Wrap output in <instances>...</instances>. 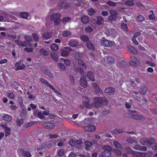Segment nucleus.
I'll return each instance as SVG.
<instances>
[{
    "label": "nucleus",
    "mask_w": 157,
    "mask_h": 157,
    "mask_svg": "<svg viewBox=\"0 0 157 157\" xmlns=\"http://www.w3.org/2000/svg\"><path fill=\"white\" fill-rule=\"evenodd\" d=\"M83 56V54L82 53H80L79 52L77 53L75 55V59L78 60V64L80 66H81L82 67V69L78 68L76 66L73 67L72 70L76 73H79L82 76L84 75V72L83 69H85L86 68V66L85 64L84 63L82 59H80Z\"/></svg>",
    "instance_id": "f257e3e1"
},
{
    "label": "nucleus",
    "mask_w": 157,
    "mask_h": 157,
    "mask_svg": "<svg viewBox=\"0 0 157 157\" xmlns=\"http://www.w3.org/2000/svg\"><path fill=\"white\" fill-rule=\"evenodd\" d=\"M108 103L107 99L105 98H95L94 99V102L92 105L96 107H101L103 105H107Z\"/></svg>",
    "instance_id": "f03ea898"
},
{
    "label": "nucleus",
    "mask_w": 157,
    "mask_h": 157,
    "mask_svg": "<svg viewBox=\"0 0 157 157\" xmlns=\"http://www.w3.org/2000/svg\"><path fill=\"white\" fill-rule=\"evenodd\" d=\"M61 15L59 13H55L52 15L50 17L49 16L46 17V22L48 21L50 19L52 21H54V24L55 25H59L61 21V19L59 18Z\"/></svg>",
    "instance_id": "7ed1b4c3"
},
{
    "label": "nucleus",
    "mask_w": 157,
    "mask_h": 157,
    "mask_svg": "<svg viewBox=\"0 0 157 157\" xmlns=\"http://www.w3.org/2000/svg\"><path fill=\"white\" fill-rule=\"evenodd\" d=\"M104 151L101 154L99 155V157H109L111 155L112 148L109 146H104L102 147Z\"/></svg>",
    "instance_id": "20e7f679"
},
{
    "label": "nucleus",
    "mask_w": 157,
    "mask_h": 157,
    "mask_svg": "<svg viewBox=\"0 0 157 157\" xmlns=\"http://www.w3.org/2000/svg\"><path fill=\"white\" fill-rule=\"evenodd\" d=\"M125 151L128 153H131L133 156L134 157H144L147 155V153L145 152H140L136 151H132V150L129 148L125 149Z\"/></svg>",
    "instance_id": "39448f33"
},
{
    "label": "nucleus",
    "mask_w": 157,
    "mask_h": 157,
    "mask_svg": "<svg viewBox=\"0 0 157 157\" xmlns=\"http://www.w3.org/2000/svg\"><path fill=\"white\" fill-rule=\"evenodd\" d=\"M40 81L42 82L43 84L46 85L50 89H52V91L54 92L58 96L61 97L62 96L61 94L58 91L56 90L53 86L52 85H50L47 81L43 78L40 79Z\"/></svg>",
    "instance_id": "423d86ee"
},
{
    "label": "nucleus",
    "mask_w": 157,
    "mask_h": 157,
    "mask_svg": "<svg viewBox=\"0 0 157 157\" xmlns=\"http://www.w3.org/2000/svg\"><path fill=\"white\" fill-rule=\"evenodd\" d=\"M100 42L101 45L106 47H110L113 45V43L111 41L105 39L104 37H103L101 39Z\"/></svg>",
    "instance_id": "0eeeda50"
},
{
    "label": "nucleus",
    "mask_w": 157,
    "mask_h": 157,
    "mask_svg": "<svg viewBox=\"0 0 157 157\" xmlns=\"http://www.w3.org/2000/svg\"><path fill=\"white\" fill-rule=\"evenodd\" d=\"M151 142H148V139L146 138H142L140 141V142L141 144L144 145L145 144H152L155 143V140L153 138L151 139Z\"/></svg>",
    "instance_id": "6e6552de"
},
{
    "label": "nucleus",
    "mask_w": 157,
    "mask_h": 157,
    "mask_svg": "<svg viewBox=\"0 0 157 157\" xmlns=\"http://www.w3.org/2000/svg\"><path fill=\"white\" fill-rule=\"evenodd\" d=\"M72 50L69 47H65L64 49H62L61 51V56L64 57L68 56L69 54V52H71Z\"/></svg>",
    "instance_id": "1a4fd4ad"
},
{
    "label": "nucleus",
    "mask_w": 157,
    "mask_h": 157,
    "mask_svg": "<svg viewBox=\"0 0 157 157\" xmlns=\"http://www.w3.org/2000/svg\"><path fill=\"white\" fill-rule=\"evenodd\" d=\"M83 99L84 101L82 103V105L85 107L90 108L92 105L90 103V100L89 98L86 97H84L83 98Z\"/></svg>",
    "instance_id": "9d476101"
},
{
    "label": "nucleus",
    "mask_w": 157,
    "mask_h": 157,
    "mask_svg": "<svg viewBox=\"0 0 157 157\" xmlns=\"http://www.w3.org/2000/svg\"><path fill=\"white\" fill-rule=\"evenodd\" d=\"M15 43L16 44H17L18 45H20L22 47H26L27 46H31V44L29 42L25 41L24 42H22L19 40H16L15 41Z\"/></svg>",
    "instance_id": "9b49d317"
},
{
    "label": "nucleus",
    "mask_w": 157,
    "mask_h": 157,
    "mask_svg": "<svg viewBox=\"0 0 157 157\" xmlns=\"http://www.w3.org/2000/svg\"><path fill=\"white\" fill-rule=\"evenodd\" d=\"M1 117L3 119L7 122L11 121L13 119V117L5 113L2 114Z\"/></svg>",
    "instance_id": "f8f14e48"
},
{
    "label": "nucleus",
    "mask_w": 157,
    "mask_h": 157,
    "mask_svg": "<svg viewBox=\"0 0 157 157\" xmlns=\"http://www.w3.org/2000/svg\"><path fill=\"white\" fill-rule=\"evenodd\" d=\"M43 126L46 129H51L54 128L55 125L52 123H45L43 124Z\"/></svg>",
    "instance_id": "ddd939ff"
},
{
    "label": "nucleus",
    "mask_w": 157,
    "mask_h": 157,
    "mask_svg": "<svg viewBox=\"0 0 157 157\" xmlns=\"http://www.w3.org/2000/svg\"><path fill=\"white\" fill-rule=\"evenodd\" d=\"M84 129L85 130L88 132H93L96 129V127L95 126L92 125H89L85 126L84 127Z\"/></svg>",
    "instance_id": "4468645a"
},
{
    "label": "nucleus",
    "mask_w": 157,
    "mask_h": 157,
    "mask_svg": "<svg viewBox=\"0 0 157 157\" xmlns=\"http://www.w3.org/2000/svg\"><path fill=\"white\" fill-rule=\"evenodd\" d=\"M80 83L81 85L83 87L86 88L87 87V84L86 79L83 77L81 78L80 80Z\"/></svg>",
    "instance_id": "2eb2a0df"
},
{
    "label": "nucleus",
    "mask_w": 157,
    "mask_h": 157,
    "mask_svg": "<svg viewBox=\"0 0 157 157\" xmlns=\"http://www.w3.org/2000/svg\"><path fill=\"white\" fill-rule=\"evenodd\" d=\"M92 88L95 92L98 94L100 92V90L99 86L98 84L95 83H93L92 84Z\"/></svg>",
    "instance_id": "dca6fc26"
},
{
    "label": "nucleus",
    "mask_w": 157,
    "mask_h": 157,
    "mask_svg": "<svg viewBox=\"0 0 157 157\" xmlns=\"http://www.w3.org/2000/svg\"><path fill=\"white\" fill-rule=\"evenodd\" d=\"M129 63L132 66H136L139 64V62L137 59L134 58L129 62Z\"/></svg>",
    "instance_id": "f3484780"
},
{
    "label": "nucleus",
    "mask_w": 157,
    "mask_h": 157,
    "mask_svg": "<svg viewBox=\"0 0 157 157\" xmlns=\"http://www.w3.org/2000/svg\"><path fill=\"white\" fill-rule=\"evenodd\" d=\"M87 76L88 78L92 81H94V75L91 71H89L87 73Z\"/></svg>",
    "instance_id": "a211bd4d"
},
{
    "label": "nucleus",
    "mask_w": 157,
    "mask_h": 157,
    "mask_svg": "<svg viewBox=\"0 0 157 157\" xmlns=\"http://www.w3.org/2000/svg\"><path fill=\"white\" fill-rule=\"evenodd\" d=\"M81 21L83 23L86 24L89 22V19L87 16H83L81 18Z\"/></svg>",
    "instance_id": "6ab92c4d"
},
{
    "label": "nucleus",
    "mask_w": 157,
    "mask_h": 157,
    "mask_svg": "<svg viewBox=\"0 0 157 157\" xmlns=\"http://www.w3.org/2000/svg\"><path fill=\"white\" fill-rule=\"evenodd\" d=\"M33 114L35 116H37L38 117L41 119H43L45 118V117L44 116L43 114L41 112H38L36 113V112L34 111Z\"/></svg>",
    "instance_id": "aec40b11"
},
{
    "label": "nucleus",
    "mask_w": 157,
    "mask_h": 157,
    "mask_svg": "<svg viewBox=\"0 0 157 157\" xmlns=\"http://www.w3.org/2000/svg\"><path fill=\"white\" fill-rule=\"evenodd\" d=\"M115 91V89L112 87L107 88L104 90V92L107 93H113Z\"/></svg>",
    "instance_id": "412c9836"
},
{
    "label": "nucleus",
    "mask_w": 157,
    "mask_h": 157,
    "mask_svg": "<svg viewBox=\"0 0 157 157\" xmlns=\"http://www.w3.org/2000/svg\"><path fill=\"white\" fill-rule=\"evenodd\" d=\"M51 56L52 59L54 60L57 61L59 58L58 54L55 52H52L51 54Z\"/></svg>",
    "instance_id": "4be33fe9"
},
{
    "label": "nucleus",
    "mask_w": 157,
    "mask_h": 157,
    "mask_svg": "<svg viewBox=\"0 0 157 157\" xmlns=\"http://www.w3.org/2000/svg\"><path fill=\"white\" fill-rule=\"evenodd\" d=\"M113 144L114 147L117 148L121 149L122 148V146L117 141H114Z\"/></svg>",
    "instance_id": "5701e85b"
},
{
    "label": "nucleus",
    "mask_w": 157,
    "mask_h": 157,
    "mask_svg": "<svg viewBox=\"0 0 157 157\" xmlns=\"http://www.w3.org/2000/svg\"><path fill=\"white\" fill-rule=\"evenodd\" d=\"M128 51L131 53L133 54H136L137 53V51L135 49L131 46H128Z\"/></svg>",
    "instance_id": "b1692460"
},
{
    "label": "nucleus",
    "mask_w": 157,
    "mask_h": 157,
    "mask_svg": "<svg viewBox=\"0 0 157 157\" xmlns=\"http://www.w3.org/2000/svg\"><path fill=\"white\" fill-rule=\"evenodd\" d=\"M87 46L88 48L92 51H94V48L92 44L90 42H87Z\"/></svg>",
    "instance_id": "393cba45"
},
{
    "label": "nucleus",
    "mask_w": 157,
    "mask_h": 157,
    "mask_svg": "<svg viewBox=\"0 0 157 157\" xmlns=\"http://www.w3.org/2000/svg\"><path fill=\"white\" fill-rule=\"evenodd\" d=\"M97 20L96 24L97 25H100L102 24L104 22V20L103 17L101 16H98L97 17Z\"/></svg>",
    "instance_id": "a878e982"
},
{
    "label": "nucleus",
    "mask_w": 157,
    "mask_h": 157,
    "mask_svg": "<svg viewBox=\"0 0 157 157\" xmlns=\"http://www.w3.org/2000/svg\"><path fill=\"white\" fill-rule=\"evenodd\" d=\"M69 44L72 47H75L78 44V42L74 40H71L69 42Z\"/></svg>",
    "instance_id": "bb28decb"
},
{
    "label": "nucleus",
    "mask_w": 157,
    "mask_h": 157,
    "mask_svg": "<svg viewBox=\"0 0 157 157\" xmlns=\"http://www.w3.org/2000/svg\"><path fill=\"white\" fill-rule=\"evenodd\" d=\"M51 36V33H46L42 34V36L43 38L45 39H49Z\"/></svg>",
    "instance_id": "cd10ccee"
},
{
    "label": "nucleus",
    "mask_w": 157,
    "mask_h": 157,
    "mask_svg": "<svg viewBox=\"0 0 157 157\" xmlns=\"http://www.w3.org/2000/svg\"><path fill=\"white\" fill-rule=\"evenodd\" d=\"M20 16L21 18L27 19L29 16L28 14L26 12H22L20 13Z\"/></svg>",
    "instance_id": "c85d7f7f"
},
{
    "label": "nucleus",
    "mask_w": 157,
    "mask_h": 157,
    "mask_svg": "<svg viewBox=\"0 0 157 157\" xmlns=\"http://www.w3.org/2000/svg\"><path fill=\"white\" fill-rule=\"evenodd\" d=\"M7 94L9 98L11 99H14L15 96L13 92L10 90L8 91Z\"/></svg>",
    "instance_id": "c756f323"
},
{
    "label": "nucleus",
    "mask_w": 157,
    "mask_h": 157,
    "mask_svg": "<svg viewBox=\"0 0 157 157\" xmlns=\"http://www.w3.org/2000/svg\"><path fill=\"white\" fill-rule=\"evenodd\" d=\"M136 120H139L144 121L145 120V118L144 116L139 114H136Z\"/></svg>",
    "instance_id": "7c9ffc66"
},
{
    "label": "nucleus",
    "mask_w": 157,
    "mask_h": 157,
    "mask_svg": "<svg viewBox=\"0 0 157 157\" xmlns=\"http://www.w3.org/2000/svg\"><path fill=\"white\" fill-rule=\"evenodd\" d=\"M26 111L25 110H23L21 111V119L24 120L26 117Z\"/></svg>",
    "instance_id": "2f4dec72"
},
{
    "label": "nucleus",
    "mask_w": 157,
    "mask_h": 157,
    "mask_svg": "<svg viewBox=\"0 0 157 157\" xmlns=\"http://www.w3.org/2000/svg\"><path fill=\"white\" fill-rule=\"evenodd\" d=\"M51 49L54 51H57L59 48V47L55 44H53L51 46Z\"/></svg>",
    "instance_id": "473e14b6"
},
{
    "label": "nucleus",
    "mask_w": 157,
    "mask_h": 157,
    "mask_svg": "<svg viewBox=\"0 0 157 157\" xmlns=\"http://www.w3.org/2000/svg\"><path fill=\"white\" fill-rule=\"evenodd\" d=\"M71 34L70 32L65 31L63 32L62 36L64 37H68L70 36Z\"/></svg>",
    "instance_id": "72a5a7b5"
},
{
    "label": "nucleus",
    "mask_w": 157,
    "mask_h": 157,
    "mask_svg": "<svg viewBox=\"0 0 157 157\" xmlns=\"http://www.w3.org/2000/svg\"><path fill=\"white\" fill-rule=\"evenodd\" d=\"M80 38L81 40L84 42H86L89 40V37L86 35H82Z\"/></svg>",
    "instance_id": "f704fd0d"
},
{
    "label": "nucleus",
    "mask_w": 157,
    "mask_h": 157,
    "mask_svg": "<svg viewBox=\"0 0 157 157\" xmlns=\"http://www.w3.org/2000/svg\"><path fill=\"white\" fill-rule=\"evenodd\" d=\"M58 66L61 70L63 71L65 70V67L63 64L60 63H58Z\"/></svg>",
    "instance_id": "c9c22d12"
},
{
    "label": "nucleus",
    "mask_w": 157,
    "mask_h": 157,
    "mask_svg": "<svg viewBox=\"0 0 157 157\" xmlns=\"http://www.w3.org/2000/svg\"><path fill=\"white\" fill-rule=\"evenodd\" d=\"M32 36L34 40L36 41H39V37L35 33H33L32 34Z\"/></svg>",
    "instance_id": "e433bc0d"
},
{
    "label": "nucleus",
    "mask_w": 157,
    "mask_h": 157,
    "mask_svg": "<svg viewBox=\"0 0 157 157\" xmlns=\"http://www.w3.org/2000/svg\"><path fill=\"white\" fill-rule=\"evenodd\" d=\"M71 19L69 17H66L63 18L62 20V22L63 23H66L68 22L71 21Z\"/></svg>",
    "instance_id": "4c0bfd02"
},
{
    "label": "nucleus",
    "mask_w": 157,
    "mask_h": 157,
    "mask_svg": "<svg viewBox=\"0 0 157 157\" xmlns=\"http://www.w3.org/2000/svg\"><path fill=\"white\" fill-rule=\"evenodd\" d=\"M60 59L62 61H63L64 62L65 64L67 66H68L70 65V62L69 60L65 59L63 58H60Z\"/></svg>",
    "instance_id": "58836bf2"
},
{
    "label": "nucleus",
    "mask_w": 157,
    "mask_h": 157,
    "mask_svg": "<svg viewBox=\"0 0 157 157\" xmlns=\"http://www.w3.org/2000/svg\"><path fill=\"white\" fill-rule=\"evenodd\" d=\"M113 151L117 155L120 156L121 154V151L118 149H114L113 150Z\"/></svg>",
    "instance_id": "ea45409f"
},
{
    "label": "nucleus",
    "mask_w": 157,
    "mask_h": 157,
    "mask_svg": "<svg viewBox=\"0 0 157 157\" xmlns=\"http://www.w3.org/2000/svg\"><path fill=\"white\" fill-rule=\"evenodd\" d=\"M40 54H43L44 56H47L48 55V53L44 49H41L40 51Z\"/></svg>",
    "instance_id": "a19ab883"
},
{
    "label": "nucleus",
    "mask_w": 157,
    "mask_h": 157,
    "mask_svg": "<svg viewBox=\"0 0 157 157\" xmlns=\"http://www.w3.org/2000/svg\"><path fill=\"white\" fill-rule=\"evenodd\" d=\"M5 136H9L10 134V128L7 127L6 128L5 130Z\"/></svg>",
    "instance_id": "79ce46f5"
},
{
    "label": "nucleus",
    "mask_w": 157,
    "mask_h": 157,
    "mask_svg": "<svg viewBox=\"0 0 157 157\" xmlns=\"http://www.w3.org/2000/svg\"><path fill=\"white\" fill-rule=\"evenodd\" d=\"M95 10L92 8H90L89 9L88 11V13L90 16H91L93 15L94 13H95Z\"/></svg>",
    "instance_id": "37998d69"
},
{
    "label": "nucleus",
    "mask_w": 157,
    "mask_h": 157,
    "mask_svg": "<svg viewBox=\"0 0 157 157\" xmlns=\"http://www.w3.org/2000/svg\"><path fill=\"white\" fill-rule=\"evenodd\" d=\"M106 4L110 6H115L116 5V3L115 2H113L112 1H109L106 2Z\"/></svg>",
    "instance_id": "c03bdc74"
},
{
    "label": "nucleus",
    "mask_w": 157,
    "mask_h": 157,
    "mask_svg": "<svg viewBox=\"0 0 157 157\" xmlns=\"http://www.w3.org/2000/svg\"><path fill=\"white\" fill-rule=\"evenodd\" d=\"M44 73L47 75L48 76L51 78H52L53 77V75L48 70H45Z\"/></svg>",
    "instance_id": "a18cd8bd"
},
{
    "label": "nucleus",
    "mask_w": 157,
    "mask_h": 157,
    "mask_svg": "<svg viewBox=\"0 0 157 157\" xmlns=\"http://www.w3.org/2000/svg\"><path fill=\"white\" fill-rule=\"evenodd\" d=\"M109 13L111 15L115 17H116L117 15V12L115 10H111L109 11Z\"/></svg>",
    "instance_id": "49530a36"
},
{
    "label": "nucleus",
    "mask_w": 157,
    "mask_h": 157,
    "mask_svg": "<svg viewBox=\"0 0 157 157\" xmlns=\"http://www.w3.org/2000/svg\"><path fill=\"white\" fill-rule=\"evenodd\" d=\"M23 120L21 119H18L17 120V123L18 125L19 126H21L22 125L23 123Z\"/></svg>",
    "instance_id": "de8ad7c7"
},
{
    "label": "nucleus",
    "mask_w": 157,
    "mask_h": 157,
    "mask_svg": "<svg viewBox=\"0 0 157 157\" xmlns=\"http://www.w3.org/2000/svg\"><path fill=\"white\" fill-rule=\"evenodd\" d=\"M122 28L125 31H128V29L127 25L124 23H122L121 25Z\"/></svg>",
    "instance_id": "09e8293b"
},
{
    "label": "nucleus",
    "mask_w": 157,
    "mask_h": 157,
    "mask_svg": "<svg viewBox=\"0 0 157 157\" xmlns=\"http://www.w3.org/2000/svg\"><path fill=\"white\" fill-rule=\"evenodd\" d=\"M147 90L146 88L145 87H142L140 91L141 94H144L146 93Z\"/></svg>",
    "instance_id": "8fccbe9b"
},
{
    "label": "nucleus",
    "mask_w": 157,
    "mask_h": 157,
    "mask_svg": "<svg viewBox=\"0 0 157 157\" xmlns=\"http://www.w3.org/2000/svg\"><path fill=\"white\" fill-rule=\"evenodd\" d=\"M85 31L86 32L88 33L91 32L93 30L92 29L91 27H90V26H89L86 27L85 28Z\"/></svg>",
    "instance_id": "3c124183"
},
{
    "label": "nucleus",
    "mask_w": 157,
    "mask_h": 157,
    "mask_svg": "<svg viewBox=\"0 0 157 157\" xmlns=\"http://www.w3.org/2000/svg\"><path fill=\"white\" fill-rule=\"evenodd\" d=\"M25 40L29 41H31L32 39L31 37L29 35H26L25 36Z\"/></svg>",
    "instance_id": "603ef678"
},
{
    "label": "nucleus",
    "mask_w": 157,
    "mask_h": 157,
    "mask_svg": "<svg viewBox=\"0 0 157 157\" xmlns=\"http://www.w3.org/2000/svg\"><path fill=\"white\" fill-rule=\"evenodd\" d=\"M23 155L25 157H30L31 156L30 153L28 151L24 152Z\"/></svg>",
    "instance_id": "864d4df0"
},
{
    "label": "nucleus",
    "mask_w": 157,
    "mask_h": 157,
    "mask_svg": "<svg viewBox=\"0 0 157 157\" xmlns=\"http://www.w3.org/2000/svg\"><path fill=\"white\" fill-rule=\"evenodd\" d=\"M61 6L62 7H63L65 9L68 8L70 6L69 4L67 3V4L64 2L62 3Z\"/></svg>",
    "instance_id": "5fc2aeb1"
},
{
    "label": "nucleus",
    "mask_w": 157,
    "mask_h": 157,
    "mask_svg": "<svg viewBox=\"0 0 157 157\" xmlns=\"http://www.w3.org/2000/svg\"><path fill=\"white\" fill-rule=\"evenodd\" d=\"M25 65L24 64H22V65L19 66L18 67H17V68H16L15 69V70L16 71H17L19 70H22V69H23L25 68Z\"/></svg>",
    "instance_id": "6e6d98bb"
},
{
    "label": "nucleus",
    "mask_w": 157,
    "mask_h": 157,
    "mask_svg": "<svg viewBox=\"0 0 157 157\" xmlns=\"http://www.w3.org/2000/svg\"><path fill=\"white\" fill-rule=\"evenodd\" d=\"M47 136L51 139H55L58 137V136L57 135H53L51 134H49Z\"/></svg>",
    "instance_id": "4d7b16f0"
},
{
    "label": "nucleus",
    "mask_w": 157,
    "mask_h": 157,
    "mask_svg": "<svg viewBox=\"0 0 157 157\" xmlns=\"http://www.w3.org/2000/svg\"><path fill=\"white\" fill-rule=\"evenodd\" d=\"M65 140L64 138L61 139L60 141V142H59L58 144L57 145L59 146H62L63 145V142H64Z\"/></svg>",
    "instance_id": "13d9d810"
},
{
    "label": "nucleus",
    "mask_w": 157,
    "mask_h": 157,
    "mask_svg": "<svg viewBox=\"0 0 157 157\" xmlns=\"http://www.w3.org/2000/svg\"><path fill=\"white\" fill-rule=\"evenodd\" d=\"M107 60L109 63H112L114 60V59L113 58L110 57H108Z\"/></svg>",
    "instance_id": "bf43d9fd"
},
{
    "label": "nucleus",
    "mask_w": 157,
    "mask_h": 157,
    "mask_svg": "<svg viewBox=\"0 0 157 157\" xmlns=\"http://www.w3.org/2000/svg\"><path fill=\"white\" fill-rule=\"evenodd\" d=\"M69 78L71 83L72 84H74L75 82V80L74 77L72 75L70 76Z\"/></svg>",
    "instance_id": "052dcab7"
},
{
    "label": "nucleus",
    "mask_w": 157,
    "mask_h": 157,
    "mask_svg": "<svg viewBox=\"0 0 157 157\" xmlns=\"http://www.w3.org/2000/svg\"><path fill=\"white\" fill-rule=\"evenodd\" d=\"M144 17H143L141 15H140L137 17V20L139 21H143L144 19Z\"/></svg>",
    "instance_id": "680f3d73"
},
{
    "label": "nucleus",
    "mask_w": 157,
    "mask_h": 157,
    "mask_svg": "<svg viewBox=\"0 0 157 157\" xmlns=\"http://www.w3.org/2000/svg\"><path fill=\"white\" fill-rule=\"evenodd\" d=\"M64 153V151L63 149L59 150L58 152V155L59 156H62Z\"/></svg>",
    "instance_id": "e2e57ef3"
},
{
    "label": "nucleus",
    "mask_w": 157,
    "mask_h": 157,
    "mask_svg": "<svg viewBox=\"0 0 157 157\" xmlns=\"http://www.w3.org/2000/svg\"><path fill=\"white\" fill-rule=\"evenodd\" d=\"M24 50L27 52H33V49L32 48H24Z\"/></svg>",
    "instance_id": "0e129e2a"
},
{
    "label": "nucleus",
    "mask_w": 157,
    "mask_h": 157,
    "mask_svg": "<svg viewBox=\"0 0 157 157\" xmlns=\"http://www.w3.org/2000/svg\"><path fill=\"white\" fill-rule=\"evenodd\" d=\"M116 17L112 15H110L108 19L109 20L111 21H114L115 20Z\"/></svg>",
    "instance_id": "69168bd1"
},
{
    "label": "nucleus",
    "mask_w": 157,
    "mask_h": 157,
    "mask_svg": "<svg viewBox=\"0 0 157 157\" xmlns=\"http://www.w3.org/2000/svg\"><path fill=\"white\" fill-rule=\"evenodd\" d=\"M127 141L129 143H135L136 142L134 140L132 139L131 138H129L127 139Z\"/></svg>",
    "instance_id": "338daca9"
},
{
    "label": "nucleus",
    "mask_w": 157,
    "mask_h": 157,
    "mask_svg": "<svg viewBox=\"0 0 157 157\" xmlns=\"http://www.w3.org/2000/svg\"><path fill=\"white\" fill-rule=\"evenodd\" d=\"M69 144L71 146H73L75 144V141L73 139L69 141Z\"/></svg>",
    "instance_id": "774afa93"
}]
</instances>
